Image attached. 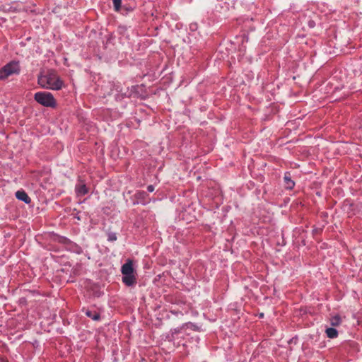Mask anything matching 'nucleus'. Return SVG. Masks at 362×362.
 <instances>
[{"label": "nucleus", "instance_id": "obj_3", "mask_svg": "<svg viewBox=\"0 0 362 362\" xmlns=\"http://www.w3.org/2000/svg\"><path fill=\"white\" fill-rule=\"evenodd\" d=\"M20 71L19 62L12 61L0 69V80H5L12 75H18Z\"/></svg>", "mask_w": 362, "mask_h": 362}, {"label": "nucleus", "instance_id": "obj_8", "mask_svg": "<svg viewBox=\"0 0 362 362\" xmlns=\"http://www.w3.org/2000/svg\"><path fill=\"white\" fill-rule=\"evenodd\" d=\"M327 336L329 338L333 339L337 337L338 332L336 329L334 328H327L325 331Z\"/></svg>", "mask_w": 362, "mask_h": 362}, {"label": "nucleus", "instance_id": "obj_9", "mask_svg": "<svg viewBox=\"0 0 362 362\" xmlns=\"http://www.w3.org/2000/svg\"><path fill=\"white\" fill-rule=\"evenodd\" d=\"M85 313L88 317L92 318L93 320H98L100 319V315L96 312H92L87 310Z\"/></svg>", "mask_w": 362, "mask_h": 362}, {"label": "nucleus", "instance_id": "obj_4", "mask_svg": "<svg viewBox=\"0 0 362 362\" xmlns=\"http://www.w3.org/2000/svg\"><path fill=\"white\" fill-rule=\"evenodd\" d=\"M35 100L41 105L49 107H54L57 105L56 100L49 92H37L34 95Z\"/></svg>", "mask_w": 362, "mask_h": 362}, {"label": "nucleus", "instance_id": "obj_1", "mask_svg": "<svg viewBox=\"0 0 362 362\" xmlns=\"http://www.w3.org/2000/svg\"><path fill=\"white\" fill-rule=\"evenodd\" d=\"M37 83L43 88L55 90H60L63 86V81L54 71L41 72Z\"/></svg>", "mask_w": 362, "mask_h": 362}, {"label": "nucleus", "instance_id": "obj_6", "mask_svg": "<svg viewBox=\"0 0 362 362\" xmlns=\"http://www.w3.org/2000/svg\"><path fill=\"white\" fill-rule=\"evenodd\" d=\"M284 185L286 189H291L295 185V182L291 180L289 173H286L284 177Z\"/></svg>", "mask_w": 362, "mask_h": 362}, {"label": "nucleus", "instance_id": "obj_5", "mask_svg": "<svg viewBox=\"0 0 362 362\" xmlns=\"http://www.w3.org/2000/svg\"><path fill=\"white\" fill-rule=\"evenodd\" d=\"M16 197L18 199L24 202L26 204H29L30 202V198L25 193V192L23 190H18L16 192Z\"/></svg>", "mask_w": 362, "mask_h": 362}, {"label": "nucleus", "instance_id": "obj_11", "mask_svg": "<svg viewBox=\"0 0 362 362\" xmlns=\"http://www.w3.org/2000/svg\"><path fill=\"white\" fill-rule=\"evenodd\" d=\"M116 11H119L122 4V0H112Z\"/></svg>", "mask_w": 362, "mask_h": 362}, {"label": "nucleus", "instance_id": "obj_7", "mask_svg": "<svg viewBox=\"0 0 362 362\" xmlns=\"http://www.w3.org/2000/svg\"><path fill=\"white\" fill-rule=\"evenodd\" d=\"M76 192L78 195H85L88 193V189L84 184L78 185L76 187Z\"/></svg>", "mask_w": 362, "mask_h": 362}, {"label": "nucleus", "instance_id": "obj_10", "mask_svg": "<svg viewBox=\"0 0 362 362\" xmlns=\"http://www.w3.org/2000/svg\"><path fill=\"white\" fill-rule=\"evenodd\" d=\"M330 323L332 326H334V327L339 325L341 323L340 317L338 315H336V316L331 317Z\"/></svg>", "mask_w": 362, "mask_h": 362}, {"label": "nucleus", "instance_id": "obj_2", "mask_svg": "<svg viewBox=\"0 0 362 362\" xmlns=\"http://www.w3.org/2000/svg\"><path fill=\"white\" fill-rule=\"evenodd\" d=\"M121 272L123 274L122 281L125 285L131 286L136 284V277L134 274V271L132 260H127V262L122 265Z\"/></svg>", "mask_w": 362, "mask_h": 362}, {"label": "nucleus", "instance_id": "obj_13", "mask_svg": "<svg viewBox=\"0 0 362 362\" xmlns=\"http://www.w3.org/2000/svg\"><path fill=\"white\" fill-rule=\"evenodd\" d=\"M147 189L149 192H152L154 190V187L153 185H148Z\"/></svg>", "mask_w": 362, "mask_h": 362}, {"label": "nucleus", "instance_id": "obj_12", "mask_svg": "<svg viewBox=\"0 0 362 362\" xmlns=\"http://www.w3.org/2000/svg\"><path fill=\"white\" fill-rule=\"evenodd\" d=\"M108 240L110 241H115L117 240L116 234L115 233H110L108 235Z\"/></svg>", "mask_w": 362, "mask_h": 362}]
</instances>
